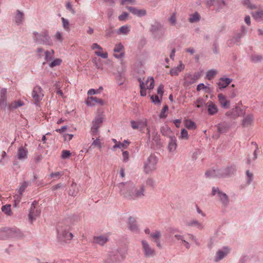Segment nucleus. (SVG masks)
I'll use <instances>...</instances> for the list:
<instances>
[{"instance_id": "nucleus-28", "label": "nucleus", "mask_w": 263, "mask_h": 263, "mask_svg": "<svg viewBox=\"0 0 263 263\" xmlns=\"http://www.w3.org/2000/svg\"><path fill=\"white\" fill-rule=\"evenodd\" d=\"M176 139L174 136L170 137V141L168 144V149L170 152H174L177 147Z\"/></svg>"}, {"instance_id": "nucleus-51", "label": "nucleus", "mask_w": 263, "mask_h": 263, "mask_svg": "<svg viewBox=\"0 0 263 263\" xmlns=\"http://www.w3.org/2000/svg\"><path fill=\"white\" fill-rule=\"evenodd\" d=\"M54 53V52L53 50H51V51H46L45 52V60L47 62L51 60L53 57V55Z\"/></svg>"}, {"instance_id": "nucleus-3", "label": "nucleus", "mask_w": 263, "mask_h": 263, "mask_svg": "<svg viewBox=\"0 0 263 263\" xmlns=\"http://www.w3.org/2000/svg\"><path fill=\"white\" fill-rule=\"evenodd\" d=\"M140 86V94L141 96H145L146 95V89L149 90L153 89L154 87V80L153 77H148L145 82L141 81V79L139 80Z\"/></svg>"}, {"instance_id": "nucleus-10", "label": "nucleus", "mask_w": 263, "mask_h": 263, "mask_svg": "<svg viewBox=\"0 0 263 263\" xmlns=\"http://www.w3.org/2000/svg\"><path fill=\"white\" fill-rule=\"evenodd\" d=\"M31 95L36 105H38L44 97L43 90L40 86H36L33 88Z\"/></svg>"}, {"instance_id": "nucleus-58", "label": "nucleus", "mask_w": 263, "mask_h": 263, "mask_svg": "<svg viewBox=\"0 0 263 263\" xmlns=\"http://www.w3.org/2000/svg\"><path fill=\"white\" fill-rule=\"evenodd\" d=\"M180 138L182 139L187 140L189 138V135L187 131L185 129H182L181 132Z\"/></svg>"}, {"instance_id": "nucleus-39", "label": "nucleus", "mask_w": 263, "mask_h": 263, "mask_svg": "<svg viewBox=\"0 0 263 263\" xmlns=\"http://www.w3.org/2000/svg\"><path fill=\"white\" fill-rule=\"evenodd\" d=\"M185 126L189 129L193 130L196 128L195 123L191 120H187L185 121Z\"/></svg>"}, {"instance_id": "nucleus-48", "label": "nucleus", "mask_w": 263, "mask_h": 263, "mask_svg": "<svg viewBox=\"0 0 263 263\" xmlns=\"http://www.w3.org/2000/svg\"><path fill=\"white\" fill-rule=\"evenodd\" d=\"M92 62L96 67V68L98 69L102 70L103 66L101 64V60L97 59V58H95L92 60Z\"/></svg>"}, {"instance_id": "nucleus-24", "label": "nucleus", "mask_w": 263, "mask_h": 263, "mask_svg": "<svg viewBox=\"0 0 263 263\" xmlns=\"http://www.w3.org/2000/svg\"><path fill=\"white\" fill-rule=\"evenodd\" d=\"M108 240V237L106 235L101 236H94L93 242L95 243L98 244L101 246L104 245Z\"/></svg>"}, {"instance_id": "nucleus-7", "label": "nucleus", "mask_w": 263, "mask_h": 263, "mask_svg": "<svg viewBox=\"0 0 263 263\" xmlns=\"http://www.w3.org/2000/svg\"><path fill=\"white\" fill-rule=\"evenodd\" d=\"M185 236L186 239H185L184 236L180 234H175L174 237L177 240L181 241V242L185 247V248L189 249L190 248V242L195 241L196 240V238L192 234L188 233Z\"/></svg>"}, {"instance_id": "nucleus-52", "label": "nucleus", "mask_w": 263, "mask_h": 263, "mask_svg": "<svg viewBox=\"0 0 263 263\" xmlns=\"http://www.w3.org/2000/svg\"><path fill=\"white\" fill-rule=\"evenodd\" d=\"M62 22L63 28L67 31L70 30L69 23L68 20L65 19L64 17H62Z\"/></svg>"}, {"instance_id": "nucleus-38", "label": "nucleus", "mask_w": 263, "mask_h": 263, "mask_svg": "<svg viewBox=\"0 0 263 263\" xmlns=\"http://www.w3.org/2000/svg\"><path fill=\"white\" fill-rule=\"evenodd\" d=\"M150 237L152 240L155 242V240H159L161 237V233L159 231H155L150 234Z\"/></svg>"}, {"instance_id": "nucleus-25", "label": "nucleus", "mask_w": 263, "mask_h": 263, "mask_svg": "<svg viewBox=\"0 0 263 263\" xmlns=\"http://www.w3.org/2000/svg\"><path fill=\"white\" fill-rule=\"evenodd\" d=\"M127 9L132 13L138 16H142L146 14V10L144 9H138L132 7H128Z\"/></svg>"}, {"instance_id": "nucleus-64", "label": "nucleus", "mask_w": 263, "mask_h": 263, "mask_svg": "<svg viewBox=\"0 0 263 263\" xmlns=\"http://www.w3.org/2000/svg\"><path fill=\"white\" fill-rule=\"evenodd\" d=\"M130 125L134 129H139V121H135L134 120H132L130 121Z\"/></svg>"}, {"instance_id": "nucleus-5", "label": "nucleus", "mask_w": 263, "mask_h": 263, "mask_svg": "<svg viewBox=\"0 0 263 263\" xmlns=\"http://www.w3.org/2000/svg\"><path fill=\"white\" fill-rule=\"evenodd\" d=\"M141 249L144 256L147 258L153 257L156 255V251L154 248L146 240H142Z\"/></svg>"}, {"instance_id": "nucleus-37", "label": "nucleus", "mask_w": 263, "mask_h": 263, "mask_svg": "<svg viewBox=\"0 0 263 263\" xmlns=\"http://www.w3.org/2000/svg\"><path fill=\"white\" fill-rule=\"evenodd\" d=\"M200 19V15L198 12H195L192 14L190 15L189 21L191 23H195L198 22Z\"/></svg>"}, {"instance_id": "nucleus-35", "label": "nucleus", "mask_w": 263, "mask_h": 263, "mask_svg": "<svg viewBox=\"0 0 263 263\" xmlns=\"http://www.w3.org/2000/svg\"><path fill=\"white\" fill-rule=\"evenodd\" d=\"M24 20V14L23 12L17 10L14 18V22L17 24H20L22 23Z\"/></svg>"}, {"instance_id": "nucleus-14", "label": "nucleus", "mask_w": 263, "mask_h": 263, "mask_svg": "<svg viewBox=\"0 0 263 263\" xmlns=\"http://www.w3.org/2000/svg\"><path fill=\"white\" fill-rule=\"evenodd\" d=\"M28 150L25 147L21 146L17 148L16 158L20 161H24L28 158Z\"/></svg>"}, {"instance_id": "nucleus-16", "label": "nucleus", "mask_w": 263, "mask_h": 263, "mask_svg": "<svg viewBox=\"0 0 263 263\" xmlns=\"http://www.w3.org/2000/svg\"><path fill=\"white\" fill-rule=\"evenodd\" d=\"M218 102L222 108H229L230 106V101L227 100V97L222 93L217 95Z\"/></svg>"}, {"instance_id": "nucleus-32", "label": "nucleus", "mask_w": 263, "mask_h": 263, "mask_svg": "<svg viewBox=\"0 0 263 263\" xmlns=\"http://www.w3.org/2000/svg\"><path fill=\"white\" fill-rule=\"evenodd\" d=\"M130 143V142L129 141L125 140L122 143L119 142V143L115 144L114 145L112 148L115 149L118 148L120 149H126L128 147Z\"/></svg>"}, {"instance_id": "nucleus-21", "label": "nucleus", "mask_w": 263, "mask_h": 263, "mask_svg": "<svg viewBox=\"0 0 263 263\" xmlns=\"http://www.w3.org/2000/svg\"><path fill=\"white\" fill-rule=\"evenodd\" d=\"M185 225L187 227H194L200 230H202L204 228V225L202 222L195 219L186 220L185 221Z\"/></svg>"}, {"instance_id": "nucleus-31", "label": "nucleus", "mask_w": 263, "mask_h": 263, "mask_svg": "<svg viewBox=\"0 0 263 263\" xmlns=\"http://www.w3.org/2000/svg\"><path fill=\"white\" fill-rule=\"evenodd\" d=\"M218 197L224 206H227L229 202L228 196L226 194L218 191Z\"/></svg>"}, {"instance_id": "nucleus-34", "label": "nucleus", "mask_w": 263, "mask_h": 263, "mask_svg": "<svg viewBox=\"0 0 263 263\" xmlns=\"http://www.w3.org/2000/svg\"><path fill=\"white\" fill-rule=\"evenodd\" d=\"M217 128L219 133L222 134L226 133L228 130L229 126L225 123H221L217 125Z\"/></svg>"}, {"instance_id": "nucleus-36", "label": "nucleus", "mask_w": 263, "mask_h": 263, "mask_svg": "<svg viewBox=\"0 0 263 263\" xmlns=\"http://www.w3.org/2000/svg\"><path fill=\"white\" fill-rule=\"evenodd\" d=\"M24 103L21 100H17L12 102L9 105V108L10 109H16L19 107L23 106Z\"/></svg>"}, {"instance_id": "nucleus-41", "label": "nucleus", "mask_w": 263, "mask_h": 263, "mask_svg": "<svg viewBox=\"0 0 263 263\" xmlns=\"http://www.w3.org/2000/svg\"><path fill=\"white\" fill-rule=\"evenodd\" d=\"M2 211L8 216L12 215V213L11 210V205L6 204L2 207Z\"/></svg>"}, {"instance_id": "nucleus-27", "label": "nucleus", "mask_w": 263, "mask_h": 263, "mask_svg": "<svg viewBox=\"0 0 263 263\" xmlns=\"http://www.w3.org/2000/svg\"><path fill=\"white\" fill-rule=\"evenodd\" d=\"M252 16L254 20L258 22H263V10H258L252 12Z\"/></svg>"}, {"instance_id": "nucleus-53", "label": "nucleus", "mask_w": 263, "mask_h": 263, "mask_svg": "<svg viewBox=\"0 0 263 263\" xmlns=\"http://www.w3.org/2000/svg\"><path fill=\"white\" fill-rule=\"evenodd\" d=\"M63 175V173L62 172L51 173L49 175V178H54L55 180L60 178Z\"/></svg>"}, {"instance_id": "nucleus-42", "label": "nucleus", "mask_w": 263, "mask_h": 263, "mask_svg": "<svg viewBox=\"0 0 263 263\" xmlns=\"http://www.w3.org/2000/svg\"><path fill=\"white\" fill-rule=\"evenodd\" d=\"M92 140H93L91 144L92 146L99 148L100 149L102 148V142L100 139L97 138L96 139L92 137Z\"/></svg>"}, {"instance_id": "nucleus-56", "label": "nucleus", "mask_w": 263, "mask_h": 263, "mask_svg": "<svg viewBox=\"0 0 263 263\" xmlns=\"http://www.w3.org/2000/svg\"><path fill=\"white\" fill-rule=\"evenodd\" d=\"M61 63L62 60L60 59H56L49 64V66L50 67L52 68L54 66L60 65Z\"/></svg>"}, {"instance_id": "nucleus-6", "label": "nucleus", "mask_w": 263, "mask_h": 263, "mask_svg": "<svg viewBox=\"0 0 263 263\" xmlns=\"http://www.w3.org/2000/svg\"><path fill=\"white\" fill-rule=\"evenodd\" d=\"M33 35L34 40L38 43L48 45H52L50 36L46 32H43L41 33L34 32Z\"/></svg>"}, {"instance_id": "nucleus-50", "label": "nucleus", "mask_w": 263, "mask_h": 263, "mask_svg": "<svg viewBox=\"0 0 263 263\" xmlns=\"http://www.w3.org/2000/svg\"><path fill=\"white\" fill-rule=\"evenodd\" d=\"M116 80L118 85H121L124 83L125 78L121 74H118L116 77Z\"/></svg>"}, {"instance_id": "nucleus-2", "label": "nucleus", "mask_w": 263, "mask_h": 263, "mask_svg": "<svg viewBox=\"0 0 263 263\" xmlns=\"http://www.w3.org/2000/svg\"><path fill=\"white\" fill-rule=\"evenodd\" d=\"M158 158L156 156L151 154L147 157L144 164V171L146 174L151 173L156 169Z\"/></svg>"}, {"instance_id": "nucleus-17", "label": "nucleus", "mask_w": 263, "mask_h": 263, "mask_svg": "<svg viewBox=\"0 0 263 263\" xmlns=\"http://www.w3.org/2000/svg\"><path fill=\"white\" fill-rule=\"evenodd\" d=\"M230 252V249L226 247L219 250L216 253L215 256V261H218L224 258Z\"/></svg>"}, {"instance_id": "nucleus-8", "label": "nucleus", "mask_w": 263, "mask_h": 263, "mask_svg": "<svg viewBox=\"0 0 263 263\" xmlns=\"http://www.w3.org/2000/svg\"><path fill=\"white\" fill-rule=\"evenodd\" d=\"M18 230L15 229H4L0 230V239H7L18 236Z\"/></svg>"}, {"instance_id": "nucleus-59", "label": "nucleus", "mask_w": 263, "mask_h": 263, "mask_svg": "<svg viewBox=\"0 0 263 263\" xmlns=\"http://www.w3.org/2000/svg\"><path fill=\"white\" fill-rule=\"evenodd\" d=\"M170 23L172 25H175L176 24V13H173L168 18Z\"/></svg>"}, {"instance_id": "nucleus-63", "label": "nucleus", "mask_w": 263, "mask_h": 263, "mask_svg": "<svg viewBox=\"0 0 263 263\" xmlns=\"http://www.w3.org/2000/svg\"><path fill=\"white\" fill-rule=\"evenodd\" d=\"M123 161L126 162L129 159V153L127 151H123L122 153Z\"/></svg>"}, {"instance_id": "nucleus-46", "label": "nucleus", "mask_w": 263, "mask_h": 263, "mask_svg": "<svg viewBox=\"0 0 263 263\" xmlns=\"http://www.w3.org/2000/svg\"><path fill=\"white\" fill-rule=\"evenodd\" d=\"M29 183L26 181L23 182L20 186L19 189L16 190L17 193H20L23 194L26 187L28 186Z\"/></svg>"}, {"instance_id": "nucleus-30", "label": "nucleus", "mask_w": 263, "mask_h": 263, "mask_svg": "<svg viewBox=\"0 0 263 263\" xmlns=\"http://www.w3.org/2000/svg\"><path fill=\"white\" fill-rule=\"evenodd\" d=\"M184 66L182 64L181 62H180V64L178 66L172 68L170 70V74L172 76H177L179 72H180L184 69Z\"/></svg>"}, {"instance_id": "nucleus-19", "label": "nucleus", "mask_w": 263, "mask_h": 263, "mask_svg": "<svg viewBox=\"0 0 263 263\" xmlns=\"http://www.w3.org/2000/svg\"><path fill=\"white\" fill-rule=\"evenodd\" d=\"M127 225L128 229L133 232L138 233L139 232L138 226L134 217H130L128 218Z\"/></svg>"}, {"instance_id": "nucleus-61", "label": "nucleus", "mask_w": 263, "mask_h": 263, "mask_svg": "<svg viewBox=\"0 0 263 263\" xmlns=\"http://www.w3.org/2000/svg\"><path fill=\"white\" fill-rule=\"evenodd\" d=\"M100 89H102V88L101 87L99 89H90L88 91L87 94L88 96H91L93 95L99 93Z\"/></svg>"}, {"instance_id": "nucleus-18", "label": "nucleus", "mask_w": 263, "mask_h": 263, "mask_svg": "<svg viewBox=\"0 0 263 263\" xmlns=\"http://www.w3.org/2000/svg\"><path fill=\"white\" fill-rule=\"evenodd\" d=\"M208 114L210 116H213L216 114L218 111L217 105L212 101H209L206 103Z\"/></svg>"}, {"instance_id": "nucleus-9", "label": "nucleus", "mask_w": 263, "mask_h": 263, "mask_svg": "<svg viewBox=\"0 0 263 263\" xmlns=\"http://www.w3.org/2000/svg\"><path fill=\"white\" fill-rule=\"evenodd\" d=\"M103 122V117L101 115H99L95 117L92 121V125L91 127L90 132L93 137H96L98 133V129Z\"/></svg>"}, {"instance_id": "nucleus-26", "label": "nucleus", "mask_w": 263, "mask_h": 263, "mask_svg": "<svg viewBox=\"0 0 263 263\" xmlns=\"http://www.w3.org/2000/svg\"><path fill=\"white\" fill-rule=\"evenodd\" d=\"M7 90L5 88H2L0 92V106L1 107H6L7 105Z\"/></svg>"}, {"instance_id": "nucleus-55", "label": "nucleus", "mask_w": 263, "mask_h": 263, "mask_svg": "<svg viewBox=\"0 0 263 263\" xmlns=\"http://www.w3.org/2000/svg\"><path fill=\"white\" fill-rule=\"evenodd\" d=\"M243 5L250 9H254L256 8L255 5L251 4L249 0H244L243 2Z\"/></svg>"}, {"instance_id": "nucleus-15", "label": "nucleus", "mask_w": 263, "mask_h": 263, "mask_svg": "<svg viewBox=\"0 0 263 263\" xmlns=\"http://www.w3.org/2000/svg\"><path fill=\"white\" fill-rule=\"evenodd\" d=\"M86 103L89 106H95L99 104L101 106L105 105V102L102 99L98 98L96 97L88 96Z\"/></svg>"}, {"instance_id": "nucleus-57", "label": "nucleus", "mask_w": 263, "mask_h": 263, "mask_svg": "<svg viewBox=\"0 0 263 263\" xmlns=\"http://www.w3.org/2000/svg\"><path fill=\"white\" fill-rule=\"evenodd\" d=\"M161 29V26L159 24L156 23L154 25H153L151 27V31L153 33L156 32L158 30H159Z\"/></svg>"}, {"instance_id": "nucleus-47", "label": "nucleus", "mask_w": 263, "mask_h": 263, "mask_svg": "<svg viewBox=\"0 0 263 263\" xmlns=\"http://www.w3.org/2000/svg\"><path fill=\"white\" fill-rule=\"evenodd\" d=\"M201 90H203L206 93L210 92V88L209 87L205 86L203 83L199 84L197 87V91H200Z\"/></svg>"}, {"instance_id": "nucleus-29", "label": "nucleus", "mask_w": 263, "mask_h": 263, "mask_svg": "<svg viewBox=\"0 0 263 263\" xmlns=\"http://www.w3.org/2000/svg\"><path fill=\"white\" fill-rule=\"evenodd\" d=\"M130 31V26L125 25L120 27L117 31L118 34L127 35Z\"/></svg>"}, {"instance_id": "nucleus-33", "label": "nucleus", "mask_w": 263, "mask_h": 263, "mask_svg": "<svg viewBox=\"0 0 263 263\" xmlns=\"http://www.w3.org/2000/svg\"><path fill=\"white\" fill-rule=\"evenodd\" d=\"M199 78V75L198 73L189 74L185 76V80L190 84H192L196 81Z\"/></svg>"}, {"instance_id": "nucleus-1", "label": "nucleus", "mask_w": 263, "mask_h": 263, "mask_svg": "<svg viewBox=\"0 0 263 263\" xmlns=\"http://www.w3.org/2000/svg\"><path fill=\"white\" fill-rule=\"evenodd\" d=\"M120 188V194L127 199H136L144 196L145 187L143 185L139 189L135 187V185L132 182L121 183L119 184Z\"/></svg>"}, {"instance_id": "nucleus-20", "label": "nucleus", "mask_w": 263, "mask_h": 263, "mask_svg": "<svg viewBox=\"0 0 263 263\" xmlns=\"http://www.w3.org/2000/svg\"><path fill=\"white\" fill-rule=\"evenodd\" d=\"M254 116L252 114H248L243 118L241 121V125L243 127H247L253 124Z\"/></svg>"}, {"instance_id": "nucleus-62", "label": "nucleus", "mask_w": 263, "mask_h": 263, "mask_svg": "<svg viewBox=\"0 0 263 263\" xmlns=\"http://www.w3.org/2000/svg\"><path fill=\"white\" fill-rule=\"evenodd\" d=\"M71 155L70 151L63 150L62 152V157L63 159L68 158Z\"/></svg>"}, {"instance_id": "nucleus-11", "label": "nucleus", "mask_w": 263, "mask_h": 263, "mask_svg": "<svg viewBox=\"0 0 263 263\" xmlns=\"http://www.w3.org/2000/svg\"><path fill=\"white\" fill-rule=\"evenodd\" d=\"M246 111L245 109L239 106H236L230 111H227L226 113V115L233 119H236L239 116L244 115Z\"/></svg>"}, {"instance_id": "nucleus-49", "label": "nucleus", "mask_w": 263, "mask_h": 263, "mask_svg": "<svg viewBox=\"0 0 263 263\" xmlns=\"http://www.w3.org/2000/svg\"><path fill=\"white\" fill-rule=\"evenodd\" d=\"M168 106L167 105H165L160 113L159 117L160 118H165L167 116V112L168 111Z\"/></svg>"}, {"instance_id": "nucleus-12", "label": "nucleus", "mask_w": 263, "mask_h": 263, "mask_svg": "<svg viewBox=\"0 0 263 263\" xmlns=\"http://www.w3.org/2000/svg\"><path fill=\"white\" fill-rule=\"evenodd\" d=\"M37 205V202L36 201H34L31 204L29 214V219L31 221L35 220L41 214L40 210L36 209Z\"/></svg>"}, {"instance_id": "nucleus-13", "label": "nucleus", "mask_w": 263, "mask_h": 263, "mask_svg": "<svg viewBox=\"0 0 263 263\" xmlns=\"http://www.w3.org/2000/svg\"><path fill=\"white\" fill-rule=\"evenodd\" d=\"M92 50H95V53L103 59L108 58V53L106 52H103V48L97 43H93L91 46Z\"/></svg>"}, {"instance_id": "nucleus-43", "label": "nucleus", "mask_w": 263, "mask_h": 263, "mask_svg": "<svg viewBox=\"0 0 263 263\" xmlns=\"http://www.w3.org/2000/svg\"><path fill=\"white\" fill-rule=\"evenodd\" d=\"M217 73V71L215 69H211L207 71L206 78L208 80L212 79Z\"/></svg>"}, {"instance_id": "nucleus-44", "label": "nucleus", "mask_w": 263, "mask_h": 263, "mask_svg": "<svg viewBox=\"0 0 263 263\" xmlns=\"http://www.w3.org/2000/svg\"><path fill=\"white\" fill-rule=\"evenodd\" d=\"M247 32V29L245 26H242L240 29V32L237 33L235 38L236 40H238L242 37Z\"/></svg>"}, {"instance_id": "nucleus-54", "label": "nucleus", "mask_w": 263, "mask_h": 263, "mask_svg": "<svg viewBox=\"0 0 263 263\" xmlns=\"http://www.w3.org/2000/svg\"><path fill=\"white\" fill-rule=\"evenodd\" d=\"M139 129L141 131L145 127L147 126V120L146 119L139 121Z\"/></svg>"}, {"instance_id": "nucleus-4", "label": "nucleus", "mask_w": 263, "mask_h": 263, "mask_svg": "<svg viewBox=\"0 0 263 263\" xmlns=\"http://www.w3.org/2000/svg\"><path fill=\"white\" fill-rule=\"evenodd\" d=\"M57 231L58 238L61 241L67 242L71 240L73 238L72 234L69 232L67 227L63 228L59 226Z\"/></svg>"}, {"instance_id": "nucleus-40", "label": "nucleus", "mask_w": 263, "mask_h": 263, "mask_svg": "<svg viewBox=\"0 0 263 263\" xmlns=\"http://www.w3.org/2000/svg\"><path fill=\"white\" fill-rule=\"evenodd\" d=\"M22 195L23 194L20 193H17L16 191H15V193L14 195L13 196L14 201V205L15 206H16V205L21 201V200L22 199Z\"/></svg>"}, {"instance_id": "nucleus-22", "label": "nucleus", "mask_w": 263, "mask_h": 263, "mask_svg": "<svg viewBox=\"0 0 263 263\" xmlns=\"http://www.w3.org/2000/svg\"><path fill=\"white\" fill-rule=\"evenodd\" d=\"M231 82L232 79H231L225 77L220 78L217 82L218 88L220 89L225 88L231 83Z\"/></svg>"}, {"instance_id": "nucleus-60", "label": "nucleus", "mask_w": 263, "mask_h": 263, "mask_svg": "<svg viewBox=\"0 0 263 263\" xmlns=\"http://www.w3.org/2000/svg\"><path fill=\"white\" fill-rule=\"evenodd\" d=\"M205 175L207 177H214L217 176L216 172L214 170L206 171L205 173Z\"/></svg>"}, {"instance_id": "nucleus-45", "label": "nucleus", "mask_w": 263, "mask_h": 263, "mask_svg": "<svg viewBox=\"0 0 263 263\" xmlns=\"http://www.w3.org/2000/svg\"><path fill=\"white\" fill-rule=\"evenodd\" d=\"M263 59V57L260 55L253 54L251 57V60L253 63H257L261 61Z\"/></svg>"}, {"instance_id": "nucleus-23", "label": "nucleus", "mask_w": 263, "mask_h": 263, "mask_svg": "<svg viewBox=\"0 0 263 263\" xmlns=\"http://www.w3.org/2000/svg\"><path fill=\"white\" fill-rule=\"evenodd\" d=\"M123 50L124 47L121 43L116 44L114 49L115 57L116 58L122 57L123 55Z\"/></svg>"}]
</instances>
